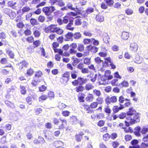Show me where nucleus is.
<instances>
[{"label":"nucleus","instance_id":"1","mask_svg":"<svg viewBox=\"0 0 148 148\" xmlns=\"http://www.w3.org/2000/svg\"><path fill=\"white\" fill-rule=\"evenodd\" d=\"M119 117L121 119L126 117L125 123L127 127L139 123L140 121V114L137 113L136 110L132 107L129 108L126 113L124 112H121L119 114Z\"/></svg>","mask_w":148,"mask_h":148},{"label":"nucleus","instance_id":"2","mask_svg":"<svg viewBox=\"0 0 148 148\" xmlns=\"http://www.w3.org/2000/svg\"><path fill=\"white\" fill-rule=\"evenodd\" d=\"M45 32L47 33H56L58 34L61 35L64 32V31L59 27H57V25L51 24L44 29Z\"/></svg>","mask_w":148,"mask_h":148},{"label":"nucleus","instance_id":"3","mask_svg":"<svg viewBox=\"0 0 148 148\" xmlns=\"http://www.w3.org/2000/svg\"><path fill=\"white\" fill-rule=\"evenodd\" d=\"M54 124L58 127L59 130L63 129L65 128L67 125V121L66 119H64L59 118H56L53 119Z\"/></svg>","mask_w":148,"mask_h":148},{"label":"nucleus","instance_id":"4","mask_svg":"<svg viewBox=\"0 0 148 148\" xmlns=\"http://www.w3.org/2000/svg\"><path fill=\"white\" fill-rule=\"evenodd\" d=\"M98 105L97 101H94L92 102L90 106L84 104L82 105V106L84 110L87 112L88 114H92L94 112V111L93 109L97 108Z\"/></svg>","mask_w":148,"mask_h":148},{"label":"nucleus","instance_id":"5","mask_svg":"<svg viewBox=\"0 0 148 148\" xmlns=\"http://www.w3.org/2000/svg\"><path fill=\"white\" fill-rule=\"evenodd\" d=\"M88 79L87 78H84L80 77H77V79H75L72 82V85L74 86H76L78 85H82L84 84H86Z\"/></svg>","mask_w":148,"mask_h":148},{"label":"nucleus","instance_id":"6","mask_svg":"<svg viewBox=\"0 0 148 148\" xmlns=\"http://www.w3.org/2000/svg\"><path fill=\"white\" fill-rule=\"evenodd\" d=\"M70 73L68 71H66L63 73L60 79V82L64 84H66L70 79Z\"/></svg>","mask_w":148,"mask_h":148},{"label":"nucleus","instance_id":"7","mask_svg":"<svg viewBox=\"0 0 148 148\" xmlns=\"http://www.w3.org/2000/svg\"><path fill=\"white\" fill-rule=\"evenodd\" d=\"M55 10V8L53 6L45 7L42 9L43 12L47 16L51 15L52 13Z\"/></svg>","mask_w":148,"mask_h":148},{"label":"nucleus","instance_id":"8","mask_svg":"<svg viewBox=\"0 0 148 148\" xmlns=\"http://www.w3.org/2000/svg\"><path fill=\"white\" fill-rule=\"evenodd\" d=\"M66 67L68 70L72 71L70 72L71 78L73 79H76L77 76V71L76 70H73L75 68H73L71 64L70 63L66 64Z\"/></svg>","mask_w":148,"mask_h":148},{"label":"nucleus","instance_id":"9","mask_svg":"<svg viewBox=\"0 0 148 148\" xmlns=\"http://www.w3.org/2000/svg\"><path fill=\"white\" fill-rule=\"evenodd\" d=\"M33 34L36 38H39L41 35V32L40 30V28L37 26H34L32 29Z\"/></svg>","mask_w":148,"mask_h":148},{"label":"nucleus","instance_id":"10","mask_svg":"<svg viewBox=\"0 0 148 148\" xmlns=\"http://www.w3.org/2000/svg\"><path fill=\"white\" fill-rule=\"evenodd\" d=\"M124 108V106L122 104H120L119 106L118 105L114 106L112 108L113 113L114 114L116 113Z\"/></svg>","mask_w":148,"mask_h":148},{"label":"nucleus","instance_id":"11","mask_svg":"<svg viewBox=\"0 0 148 148\" xmlns=\"http://www.w3.org/2000/svg\"><path fill=\"white\" fill-rule=\"evenodd\" d=\"M73 34L71 32H68L64 36L65 41H73Z\"/></svg>","mask_w":148,"mask_h":148},{"label":"nucleus","instance_id":"12","mask_svg":"<svg viewBox=\"0 0 148 148\" xmlns=\"http://www.w3.org/2000/svg\"><path fill=\"white\" fill-rule=\"evenodd\" d=\"M45 141L42 137L41 136H38L37 138H36L33 140V143L34 144H42L44 143Z\"/></svg>","mask_w":148,"mask_h":148},{"label":"nucleus","instance_id":"13","mask_svg":"<svg viewBox=\"0 0 148 148\" xmlns=\"http://www.w3.org/2000/svg\"><path fill=\"white\" fill-rule=\"evenodd\" d=\"M104 76L108 80H111L113 78V76L111 74V71L110 70H107L105 71Z\"/></svg>","mask_w":148,"mask_h":148},{"label":"nucleus","instance_id":"14","mask_svg":"<svg viewBox=\"0 0 148 148\" xmlns=\"http://www.w3.org/2000/svg\"><path fill=\"white\" fill-rule=\"evenodd\" d=\"M73 18L71 16L69 13L67 14L63 18V22L64 24H66L71 20H73Z\"/></svg>","mask_w":148,"mask_h":148},{"label":"nucleus","instance_id":"15","mask_svg":"<svg viewBox=\"0 0 148 148\" xmlns=\"http://www.w3.org/2000/svg\"><path fill=\"white\" fill-rule=\"evenodd\" d=\"M107 79L105 78L103 76H100L98 79L99 81L98 83L99 84L101 85H105L108 84V82H106Z\"/></svg>","mask_w":148,"mask_h":148},{"label":"nucleus","instance_id":"16","mask_svg":"<svg viewBox=\"0 0 148 148\" xmlns=\"http://www.w3.org/2000/svg\"><path fill=\"white\" fill-rule=\"evenodd\" d=\"M73 24V20H71L66 26V29L67 30L73 31L75 29L74 27H72Z\"/></svg>","mask_w":148,"mask_h":148},{"label":"nucleus","instance_id":"17","mask_svg":"<svg viewBox=\"0 0 148 148\" xmlns=\"http://www.w3.org/2000/svg\"><path fill=\"white\" fill-rule=\"evenodd\" d=\"M28 64V63L26 61L23 60L18 64L19 69L21 70L24 67L27 68Z\"/></svg>","mask_w":148,"mask_h":148},{"label":"nucleus","instance_id":"18","mask_svg":"<svg viewBox=\"0 0 148 148\" xmlns=\"http://www.w3.org/2000/svg\"><path fill=\"white\" fill-rule=\"evenodd\" d=\"M104 61L102 62V66L103 67H108V65L109 63H111V58L110 57L105 58H104Z\"/></svg>","mask_w":148,"mask_h":148},{"label":"nucleus","instance_id":"19","mask_svg":"<svg viewBox=\"0 0 148 148\" xmlns=\"http://www.w3.org/2000/svg\"><path fill=\"white\" fill-rule=\"evenodd\" d=\"M78 120L76 116H72L69 119V122L72 124H76L78 123Z\"/></svg>","mask_w":148,"mask_h":148},{"label":"nucleus","instance_id":"20","mask_svg":"<svg viewBox=\"0 0 148 148\" xmlns=\"http://www.w3.org/2000/svg\"><path fill=\"white\" fill-rule=\"evenodd\" d=\"M84 134L83 132H80L78 133H77L75 135V138L76 140L79 142L81 141L82 136Z\"/></svg>","mask_w":148,"mask_h":148},{"label":"nucleus","instance_id":"21","mask_svg":"<svg viewBox=\"0 0 148 148\" xmlns=\"http://www.w3.org/2000/svg\"><path fill=\"white\" fill-rule=\"evenodd\" d=\"M95 19L96 21L100 22H101L104 21V17L103 15L99 13L96 15Z\"/></svg>","mask_w":148,"mask_h":148},{"label":"nucleus","instance_id":"22","mask_svg":"<svg viewBox=\"0 0 148 148\" xmlns=\"http://www.w3.org/2000/svg\"><path fill=\"white\" fill-rule=\"evenodd\" d=\"M85 95L83 92L79 93L77 95L78 99L79 102H84Z\"/></svg>","mask_w":148,"mask_h":148},{"label":"nucleus","instance_id":"23","mask_svg":"<svg viewBox=\"0 0 148 148\" xmlns=\"http://www.w3.org/2000/svg\"><path fill=\"white\" fill-rule=\"evenodd\" d=\"M143 58L138 55L136 56L134 59V62L137 64H140L143 61Z\"/></svg>","mask_w":148,"mask_h":148},{"label":"nucleus","instance_id":"24","mask_svg":"<svg viewBox=\"0 0 148 148\" xmlns=\"http://www.w3.org/2000/svg\"><path fill=\"white\" fill-rule=\"evenodd\" d=\"M34 72V69L31 68H30L27 70L25 75L27 76L30 77L33 74Z\"/></svg>","mask_w":148,"mask_h":148},{"label":"nucleus","instance_id":"25","mask_svg":"<svg viewBox=\"0 0 148 148\" xmlns=\"http://www.w3.org/2000/svg\"><path fill=\"white\" fill-rule=\"evenodd\" d=\"M94 99V97L92 94L89 93L86 98V100L87 102H92Z\"/></svg>","mask_w":148,"mask_h":148},{"label":"nucleus","instance_id":"26","mask_svg":"<svg viewBox=\"0 0 148 148\" xmlns=\"http://www.w3.org/2000/svg\"><path fill=\"white\" fill-rule=\"evenodd\" d=\"M90 47V48L89 50L92 53L97 52L98 50V48L95 46H91L90 45H89L86 47L87 48H89Z\"/></svg>","mask_w":148,"mask_h":148},{"label":"nucleus","instance_id":"27","mask_svg":"<svg viewBox=\"0 0 148 148\" xmlns=\"http://www.w3.org/2000/svg\"><path fill=\"white\" fill-rule=\"evenodd\" d=\"M66 105L61 102L58 103L57 107L60 110H63L66 107Z\"/></svg>","mask_w":148,"mask_h":148},{"label":"nucleus","instance_id":"28","mask_svg":"<svg viewBox=\"0 0 148 148\" xmlns=\"http://www.w3.org/2000/svg\"><path fill=\"white\" fill-rule=\"evenodd\" d=\"M121 37L123 40H127L129 37V34L127 32H123L122 33Z\"/></svg>","mask_w":148,"mask_h":148},{"label":"nucleus","instance_id":"29","mask_svg":"<svg viewBox=\"0 0 148 148\" xmlns=\"http://www.w3.org/2000/svg\"><path fill=\"white\" fill-rule=\"evenodd\" d=\"M35 47L32 45H29L26 48V51L29 53L31 54L34 51V49Z\"/></svg>","mask_w":148,"mask_h":148},{"label":"nucleus","instance_id":"30","mask_svg":"<svg viewBox=\"0 0 148 148\" xmlns=\"http://www.w3.org/2000/svg\"><path fill=\"white\" fill-rule=\"evenodd\" d=\"M100 114H92L91 116V119L94 121L97 120V119H101V117L100 116Z\"/></svg>","mask_w":148,"mask_h":148},{"label":"nucleus","instance_id":"31","mask_svg":"<svg viewBox=\"0 0 148 148\" xmlns=\"http://www.w3.org/2000/svg\"><path fill=\"white\" fill-rule=\"evenodd\" d=\"M76 9L75 11V12H70V14H71L73 16H75L77 14H79L81 13V11L78 9V8H77V6H76Z\"/></svg>","mask_w":148,"mask_h":148},{"label":"nucleus","instance_id":"32","mask_svg":"<svg viewBox=\"0 0 148 148\" xmlns=\"http://www.w3.org/2000/svg\"><path fill=\"white\" fill-rule=\"evenodd\" d=\"M34 97V96L31 95L28 96L25 98V100L27 103L29 105H32V99Z\"/></svg>","mask_w":148,"mask_h":148},{"label":"nucleus","instance_id":"33","mask_svg":"<svg viewBox=\"0 0 148 148\" xmlns=\"http://www.w3.org/2000/svg\"><path fill=\"white\" fill-rule=\"evenodd\" d=\"M85 88L86 90L89 91L92 89L94 86L91 83H88L86 85Z\"/></svg>","mask_w":148,"mask_h":148},{"label":"nucleus","instance_id":"34","mask_svg":"<svg viewBox=\"0 0 148 148\" xmlns=\"http://www.w3.org/2000/svg\"><path fill=\"white\" fill-rule=\"evenodd\" d=\"M43 75V73L42 71L38 70L36 71L34 74V77L37 78L41 77Z\"/></svg>","mask_w":148,"mask_h":148},{"label":"nucleus","instance_id":"35","mask_svg":"<svg viewBox=\"0 0 148 148\" xmlns=\"http://www.w3.org/2000/svg\"><path fill=\"white\" fill-rule=\"evenodd\" d=\"M20 92L23 95H25L27 93V90L26 87L23 85L20 86Z\"/></svg>","mask_w":148,"mask_h":148},{"label":"nucleus","instance_id":"36","mask_svg":"<svg viewBox=\"0 0 148 148\" xmlns=\"http://www.w3.org/2000/svg\"><path fill=\"white\" fill-rule=\"evenodd\" d=\"M62 143L60 141H54L53 143V145L56 148L60 147L61 146Z\"/></svg>","mask_w":148,"mask_h":148},{"label":"nucleus","instance_id":"37","mask_svg":"<svg viewBox=\"0 0 148 148\" xmlns=\"http://www.w3.org/2000/svg\"><path fill=\"white\" fill-rule=\"evenodd\" d=\"M75 91L77 92H83L84 90V87L82 85H80L75 88Z\"/></svg>","mask_w":148,"mask_h":148},{"label":"nucleus","instance_id":"38","mask_svg":"<svg viewBox=\"0 0 148 148\" xmlns=\"http://www.w3.org/2000/svg\"><path fill=\"white\" fill-rule=\"evenodd\" d=\"M74 38L76 40L82 37V35L79 32H76L73 34Z\"/></svg>","mask_w":148,"mask_h":148},{"label":"nucleus","instance_id":"39","mask_svg":"<svg viewBox=\"0 0 148 148\" xmlns=\"http://www.w3.org/2000/svg\"><path fill=\"white\" fill-rule=\"evenodd\" d=\"M110 138V136L108 133H106L103 136V139L105 142L108 141Z\"/></svg>","mask_w":148,"mask_h":148},{"label":"nucleus","instance_id":"40","mask_svg":"<svg viewBox=\"0 0 148 148\" xmlns=\"http://www.w3.org/2000/svg\"><path fill=\"white\" fill-rule=\"evenodd\" d=\"M125 12L127 15H130L133 13L134 11L131 8H127L125 10Z\"/></svg>","mask_w":148,"mask_h":148},{"label":"nucleus","instance_id":"41","mask_svg":"<svg viewBox=\"0 0 148 148\" xmlns=\"http://www.w3.org/2000/svg\"><path fill=\"white\" fill-rule=\"evenodd\" d=\"M47 97L46 95H42L39 97L38 101L39 102H42L47 99Z\"/></svg>","mask_w":148,"mask_h":148},{"label":"nucleus","instance_id":"42","mask_svg":"<svg viewBox=\"0 0 148 148\" xmlns=\"http://www.w3.org/2000/svg\"><path fill=\"white\" fill-rule=\"evenodd\" d=\"M104 1L110 7L112 6L114 4V0H104Z\"/></svg>","mask_w":148,"mask_h":148},{"label":"nucleus","instance_id":"43","mask_svg":"<svg viewBox=\"0 0 148 148\" xmlns=\"http://www.w3.org/2000/svg\"><path fill=\"white\" fill-rule=\"evenodd\" d=\"M118 79L114 78L110 82V83L112 86H117Z\"/></svg>","mask_w":148,"mask_h":148},{"label":"nucleus","instance_id":"44","mask_svg":"<svg viewBox=\"0 0 148 148\" xmlns=\"http://www.w3.org/2000/svg\"><path fill=\"white\" fill-rule=\"evenodd\" d=\"M47 96V98H49L50 99H52L54 98L55 95L53 91H49Z\"/></svg>","mask_w":148,"mask_h":148},{"label":"nucleus","instance_id":"45","mask_svg":"<svg viewBox=\"0 0 148 148\" xmlns=\"http://www.w3.org/2000/svg\"><path fill=\"white\" fill-rule=\"evenodd\" d=\"M122 85V87H127L129 86V83L127 81L125 80L123 81L119 85Z\"/></svg>","mask_w":148,"mask_h":148},{"label":"nucleus","instance_id":"46","mask_svg":"<svg viewBox=\"0 0 148 148\" xmlns=\"http://www.w3.org/2000/svg\"><path fill=\"white\" fill-rule=\"evenodd\" d=\"M31 10L30 8L28 6H26L23 8L22 9V11L23 14H24L26 12H28L29 11Z\"/></svg>","mask_w":148,"mask_h":148},{"label":"nucleus","instance_id":"47","mask_svg":"<svg viewBox=\"0 0 148 148\" xmlns=\"http://www.w3.org/2000/svg\"><path fill=\"white\" fill-rule=\"evenodd\" d=\"M104 112L108 114H110L111 112V110L109 106H107L104 109Z\"/></svg>","mask_w":148,"mask_h":148},{"label":"nucleus","instance_id":"48","mask_svg":"<svg viewBox=\"0 0 148 148\" xmlns=\"http://www.w3.org/2000/svg\"><path fill=\"white\" fill-rule=\"evenodd\" d=\"M57 37V35L56 34L54 33H51L49 36L48 38L51 40H54L56 39Z\"/></svg>","mask_w":148,"mask_h":148},{"label":"nucleus","instance_id":"49","mask_svg":"<svg viewBox=\"0 0 148 148\" xmlns=\"http://www.w3.org/2000/svg\"><path fill=\"white\" fill-rule=\"evenodd\" d=\"M77 49L80 52H82L84 51V47L83 45L80 44L77 47Z\"/></svg>","mask_w":148,"mask_h":148},{"label":"nucleus","instance_id":"50","mask_svg":"<svg viewBox=\"0 0 148 148\" xmlns=\"http://www.w3.org/2000/svg\"><path fill=\"white\" fill-rule=\"evenodd\" d=\"M31 24L32 26H34L38 24V21L36 19L34 18H31L30 20Z\"/></svg>","mask_w":148,"mask_h":148},{"label":"nucleus","instance_id":"51","mask_svg":"<svg viewBox=\"0 0 148 148\" xmlns=\"http://www.w3.org/2000/svg\"><path fill=\"white\" fill-rule=\"evenodd\" d=\"M33 42V45H34V47L35 48L39 46L41 44V42L40 40L34 41Z\"/></svg>","mask_w":148,"mask_h":148},{"label":"nucleus","instance_id":"52","mask_svg":"<svg viewBox=\"0 0 148 148\" xmlns=\"http://www.w3.org/2000/svg\"><path fill=\"white\" fill-rule=\"evenodd\" d=\"M68 8L71 10L75 11L76 8H75L73 7V5L71 3H68L66 5Z\"/></svg>","mask_w":148,"mask_h":148},{"label":"nucleus","instance_id":"53","mask_svg":"<svg viewBox=\"0 0 148 148\" xmlns=\"http://www.w3.org/2000/svg\"><path fill=\"white\" fill-rule=\"evenodd\" d=\"M56 5L60 7H62L65 5V3L63 0H58Z\"/></svg>","mask_w":148,"mask_h":148},{"label":"nucleus","instance_id":"54","mask_svg":"<svg viewBox=\"0 0 148 148\" xmlns=\"http://www.w3.org/2000/svg\"><path fill=\"white\" fill-rule=\"evenodd\" d=\"M141 133L142 134H145L148 132V125L143 127L141 131Z\"/></svg>","mask_w":148,"mask_h":148},{"label":"nucleus","instance_id":"55","mask_svg":"<svg viewBox=\"0 0 148 148\" xmlns=\"http://www.w3.org/2000/svg\"><path fill=\"white\" fill-rule=\"evenodd\" d=\"M91 40V38H85L83 39V42L85 45L88 44L92 43Z\"/></svg>","mask_w":148,"mask_h":148},{"label":"nucleus","instance_id":"56","mask_svg":"<svg viewBox=\"0 0 148 148\" xmlns=\"http://www.w3.org/2000/svg\"><path fill=\"white\" fill-rule=\"evenodd\" d=\"M16 3L13 1H9L7 3L8 6L11 8H13L14 6L16 4Z\"/></svg>","mask_w":148,"mask_h":148},{"label":"nucleus","instance_id":"57","mask_svg":"<svg viewBox=\"0 0 148 148\" xmlns=\"http://www.w3.org/2000/svg\"><path fill=\"white\" fill-rule=\"evenodd\" d=\"M125 100L126 101V102L124 103V106L127 107L131 105V103L130 101V99L126 98L125 99Z\"/></svg>","mask_w":148,"mask_h":148},{"label":"nucleus","instance_id":"58","mask_svg":"<svg viewBox=\"0 0 148 148\" xmlns=\"http://www.w3.org/2000/svg\"><path fill=\"white\" fill-rule=\"evenodd\" d=\"M132 139V136L129 134H127L125 136V140L126 141H129Z\"/></svg>","mask_w":148,"mask_h":148},{"label":"nucleus","instance_id":"59","mask_svg":"<svg viewBox=\"0 0 148 148\" xmlns=\"http://www.w3.org/2000/svg\"><path fill=\"white\" fill-rule=\"evenodd\" d=\"M84 63L87 65H89L91 63L90 59L89 58H86L84 59Z\"/></svg>","mask_w":148,"mask_h":148},{"label":"nucleus","instance_id":"60","mask_svg":"<svg viewBox=\"0 0 148 148\" xmlns=\"http://www.w3.org/2000/svg\"><path fill=\"white\" fill-rule=\"evenodd\" d=\"M123 129L124 130V132L126 133H132L133 132V130L131 127H129L127 130H126V127H123Z\"/></svg>","mask_w":148,"mask_h":148},{"label":"nucleus","instance_id":"61","mask_svg":"<svg viewBox=\"0 0 148 148\" xmlns=\"http://www.w3.org/2000/svg\"><path fill=\"white\" fill-rule=\"evenodd\" d=\"M34 40V38L32 36H28L26 39V40L29 43H31L33 42Z\"/></svg>","mask_w":148,"mask_h":148},{"label":"nucleus","instance_id":"62","mask_svg":"<svg viewBox=\"0 0 148 148\" xmlns=\"http://www.w3.org/2000/svg\"><path fill=\"white\" fill-rule=\"evenodd\" d=\"M96 100L97 101V104L98 105L99 104H101L103 102V98L98 97L96 99Z\"/></svg>","mask_w":148,"mask_h":148},{"label":"nucleus","instance_id":"63","mask_svg":"<svg viewBox=\"0 0 148 148\" xmlns=\"http://www.w3.org/2000/svg\"><path fill=\"white\" fill-rule=\"evenodd\" d=\"M24 33L25 36H29L32 34L31 30L28 29H27L24 31Z\"/></svg>","mask_w":148,"mask_h":148},{"label":"nucleus","instance_id":"64","mask_svg":"<svg viewBox=\"0 0 148 148\" xmlns=\"http://www.w3.org/2000/svg\"><path fill=\"white\" fill-rule=\"evenodd\" d=\"M59 46V44L58 43L56 42H54L52 44V46L53 49L54 51L55 49H56V48Z\"/></svg>","mask_w":148,"mask_h":148}]
</instances>
